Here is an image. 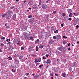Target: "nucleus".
<instances>
[{"label": "nucleus", "instance_id": "obj_1", "mask_svg": "<svg viewBox=\"0 0 79 79\" xmlns=\"http://www.w3.org/2000/svg\"><path fill=\"white\" fill-rule=\"evenodd\" d=\"M12 12H13V10H7L6 14L8 15H11V14H12Z\"/></svg>", "mask_w": 79, "mask_h": 79}, {"label": "nucleus", "instance_id": "obj_2", "mask_svg": "<svg viewBox=\"0 0 79 79\" xmlns=\"http://www.w3.org/2000/svg\"><path fill=\"white\" fill-rule=\"evenodd\" d=\"M38 9V5L37 4L34 5L32 6L33 10H37Z\"/></svg>", "mask_w": 79, "mask_h": 79}, {"label": "nucleus", "instance_id": "obj_3", "mask_svg": "<svg viewBox=\"0 0 79 79\" xmlns=\"http://www.w3.org/2000/svg\"><path fill=\"white\" fill-rule=\"evenodd\" d=\"M35 21V19L34 18H31L28 20V22H29V23H33Z\"/></svg>", "mask_w": 79, "mask_h": 79}, {"label": "nucleus", "instance_id": "obj_4", "mask_svg": "<svg viewBox=\"0 0 79 79\" xmlns=\"http://www.w3.org/2000/svg\"><path fill=\"white\" fill-rule=\"evenodd\" d=\"M14 61V63L16 64H19V60H18V59H15Z\"/></svg>", "mask_w": 79, "mask_h": 79}, {"label": "nucleus", "instance_id": "obj_5", "mask_svg": "<svg viewBox=\"0 0 79 79\" xmlns=\"http://www.w3.org/2000/svg\"><path fill=\"white\" fill-rule=\"evenodd\" d=\"M57 49L59 50H60L61 52H63L62 50H64V47L62 46H60L59 48H57Z\"/></svg>", "mask_w": 79, "mask_h": 79}, {"label": "nucleus", "instance_id": "obj_6", "mask_svg": "<svg viewBox=\"0 0 79 79\" xmlns=\"http://www.w3.org/2000/svg\"><path fill=\"white\" fill-rule=\"evenodd\" d=\"M8 15V16H6V19H7V20H8L9 21H10V18H11V17L12 16L11 15Z\"/></svg>", "mask_w": 79, "mask_h": 79}, {"label": "nucleus", "instance_id": "obj_7", "mask_svg": "<svg viewBox=\"0 0 79 79\" xmlns=\"http://www.w3.org/2000/svg\"><path fill=\"white\" fill-rule=\"evenodd\" d=\"M41 6L43 9L45 10V9H46V8H47V5L43 4Z\"/></svg>", "mask_w": 79, "mask_h": 79}, {"label": "nucleus", "instance_id": "obj_8", "mask_svg": "<svg viewBox=\"0 0 79 79\" xmlns=\"http://www.w3.org/2000/svg\"><path fill=\"white\" fill-rule=\"evenodd\" d=\"M56 40H59L61 38V37L60 35H56Z\"/></svg>", "mask_w": 79, "mask_h": 79}, {"label": "nucleus", "instance_id": "obj_9", "mask_svg": "<svg viewBox=\"0 0 79 79\" xmlns=\"http://www.w3.org/2000/svg\"><path fill=\"white\" fill-rule=\"evenodd\" d=\"M16 14H14L12 16V19L13 20H14V21L15 20V19H16Z\"/></svg>", "mask_w": 79, "mask_h": 79}, {"label": "nucleus", "instance_id": "obj_10", "mask_svg": "<svg viewBox=\"0 0 79 79\" xmlns=\"http://www.w3.org/2000/svg\"><path fill=\"white\" fill-rule=\"evenodd\" d=\"M51 63V60H50V59H48V60L46 62V64H50Z\"/></svg>", "mask_w": 79, "mask_h": 79}, {"label": "nucleus", "instance_id": "obj_11", "mask_svg": "<svg viewBox=\"0 0 79 79\" xmlns=\"http://www.w3.org/2000/svg\"><path fill=\"white\" fill-rule=\"evenodd\" d=\"M39 5H43V2L42 0H40L39 1Z\"/></svg>", "mask_w": 79, "mask_h": 79}, {"label": "nucleus", "instance_id": "obj_12", "mask_svg": "<svg viewBox=\"0 0 79 79\" xmlns=\"http://www.w3.org/2000/svg\"><path fill=\"white\" fill-rule=\"evenodd\" d=\"M25 26L22 25L21 27V29L23 30V31H26V28Z\"/></svg>", "mask_w": 79, "mask_h": 79}, {"label": "nucleus", "instance_id": "obj_13", "mask_svg": "<svg viewBox=\"0 0 79 79\" xmlns=\"http://www.w3.org/2000/svg\"><path fill=\"white\" fill-rule=\"evenodd\" d=\"M59 67H56L55 68L54 71L55 72H58V70L59 69Z\"/></svg>", "mask_w": 79, "mask_h": 79}, {"label": "nucleus", "instance_id": "obj_14", "mask_svg": "<svg viewBox=\"0 0 79 79\" xmlns=\"http://www.w3.org/2000/svg\"><path fill=\"white\" fill-rule=\"evenodd\" d=\"M39 75L38 74H36L35 76L34 77V78H35V79H37V78H39Z\"/></svg>", "mask_w": 79, "mask_h": 79}, {"label": "nucleus", "instance_id": "obj_15", "mask_svg": "<svg viewBox=\"0 0 79 79\" xmlns=\"http://www.w3.org/2000/svg\"><path fill=\"white\" fill-rule=\"evenodd\" d=\"M54 41L53 40H51L49 41V44H52L54 43Z\"/></svg>", "mask_w": 79, "mask_h": 79}, {"label": "nucleus", "instance_id": "obj_16", "mask_svg": "<svg viewBox=\"0 0 79 79\" xmlns=\"http://www.w3.org/2000/svg\"><path fill=\"white\" fill-rule=\"evenodd\" d=\"M62 75L63 77H66V74L65 73H62Z\"/></svg>", "mask_w": 79, "mask_h": 79}, {"label": "nucleus", "instance_id": "obj_17", "mask_svg": "<svg viewBox=\"0 0 79 79\" xmlns=\"http://www.w3.org/2000/svg\"><path fill=\"white\" fill-rule=\"evenodd\" d=\"M29 51H31L32 50V47H29L28 48Z\"/></svg>", "mask_w": 79, "mask_h": 79}, {"label": "nucleus", "instance_id": "obj_18", "mask_svg": "<svg viewBox=\"0 0 79 79\" xmlns=\"http://www.w3.org/2000/svg\"><path fill=\"white\" fill-rule=\"evenodd\" d=\"M39 59H37V58H35V63H37V62H39Z\"/></svg>", "mask_w": 79, "mask_h": 79}, {"label": "nucleus", "instance_id": "obj_19", "mask_svg": "<svg viewBox=\"0 0 79 79\" xmlns=\"http://www.w3.org/2000/svg\"><path fill=\"white\" fill-rule=\"evenodd\" d=\"M18 42V41L16 40V39H15L14 40H13L14 43H16Z\"/></svg>", "mask_w": 79, "mask_h": 79}, {"label": "nucleus", "instance_id": "obj_20", "mask_svg": "<svg viewBox=\"0 0 79 79\" xmlns=\"http://www.w3.org/2000/svg\"><path fill=\"white\" fill-rule=\"evenodd\" d=\"M35 43L36 44H37V43H39V39H37L36 40V41H35Z\"/></svg>", "mask_w": 79, "mask_h": 79}, {"label": "nucleus", "instance_id": "obj_21", "mask_svg": "<svg viewBox=\"0 0 79 79\" xmlns=\"http://www.w3.org/2000/svg\"><path fill=\"white\" fill-rule=\"evenodd\" d=\"M7 14H3L2 15V18H4V17H5V16H6V15H7Z\"/></svg>", "mask_w": 79, "mask_h": 79}, {"label": "nucleus", "instance_id": "obj_22", "mask_svg": "<svg viewBox=\"0 0 79 79\" xmlns=\"http://www.w3.org/2000/svg\"><path fill=\"white\" fill-rule=\"evenodd\" d=\"M7 59L9 60H12V58L11 56H9L7 58Z\"/></svg>", "mask_w": 79, "mask_h": 79}, {"label": "nucleus", "instance_id": "obj_23", "mask_svg": "<svg viewBox=\"0 0 79 79\" xmlns=\"http://www.w3.org/2000/svg\"><path fill=\"white\" fill-rule=\"evenodd\" d=\"M72 10L71 9H68V12L70 13H71L72 12Z\"/></svg>", "mask_w": 79, "mask_h": 79}, {"label": "nucleus", "instance_id": "obj_24", "mask_svg": "<svg viewBox=\"0 0 79 79\" xmlns=\"http://www.w3.org/2000/svg\"><path fill=\"white\" fill-rule=\"evenodd\" d=\"M26 40H29V37L28 36H27L26 37H25Z\"/></svg>", "mask_w": 79, "mask_h": 79}, {"label": "nucleus", "instance_id": "obj_25", "mask_svg": "<svg viewBox=\"0 0 79 79\" xmlns=\"http://www.w3.org/2000/svg\"><path fill=\"white\" fill-rule=\"evenodd\" d=\"M30 39L31 40H32V41H33L34 40V38H33V37L32 36H30Z\"/></svg>", "mask_w": 79, "mask_h": 79}, {"label": "nucleus", "instance_id": "obj_26", "mask_svg": "<svg viewBox=\"0 0 79 79\" xmlns=\"http://www.w3.org/2000/svg\"><path fill=\"white\" fill-rule=\"evenodd\" d=\"M50 17V15L48 14L47 16H46V20H48V17Z\"/></svg>", "mask_w": 79, "mask_h": 79}, {"label": "nucleus", "instance_id": "obj_27", "mask_svg": "<svg viewBox=\"0 0 79 79\" xmlns=\"http://www.w3.org/2000/svg\"><path fill=\"white\" fill-rule=\"evenodd\" d=\"M43 47H44V45L43 44H41V46H39L40 48H43Z\"/></svg>", "mask_w": 79, "mask_h": 79}, {"label": "nucleus", "instance_id": "obj_28", "mask_svg": "<svg viewBox=\"0 0 79 79\" xmlns=\"http://www.w3.org/2000/svg\"><path fill=\"white\" fill-rule=\"evenodd\" d=\"M72 14H73V13H71L69 14V17H73V15Z\"/></svg>", "mask_w": 79, "mask_h": 79}, {"label": "nucleus", "instance_id": "obj_29", "mask_svg": "<svg viewBox=\"0 0 79 79\" xmlns=\"http://www.w3.org/2000/svg\"><path fill=\"white\" fill-rule=\"evenodd\" d=\"M26 74L27 76H28L29 77H30V76H29V73H27Z\"/></svg>", "mask_w": 79, "mask_h": 79}, {"label": "nucleus", "instance_id": "obj_30", "mask_svg": "<svg viewBox=\"0 0 79 79\" xmlns=\"http://www.w3.org/2000/svg\"><path fill=\"white\" fill-rule=\"evenodd\" d=\"M32 17V15H30L29 16H28V18H31Z\"/></svg>", "mask_w": 79, "mask_h": 79}, {"label": "nucleus", "instance_id": "obj_31", "mask_svg": "<svg viewBox=\"0 0 79 79\" xmlns=\"http://www.w3.org/2000/svg\"><path fill=\"white\" fill-rule=\"evenodd\" d=\"M54 32L55 33H56H56H58V30H56V31H54Z\"/></svg>", "mask_w": 79, "mask_h": 79}, {"label": "nucleus", "instance_id": "obj_32", "mask_svg": "<svg viewBox=\"0 0 79 79\" xmlns=\"http://www.w3.org/2000/svg\"><path fill=\"white\" fill-rule=\"evenodd\" d=\"M53 39L55 40L56 39V35L54 36L53 37Z\"/></svg>", "mask_w": 79, "mask_h": 79}, {"label": "nucleus", "instance_id": "obj_33", "mask_svg": "<svg viewBox=\"0 0 79 79\" xmlns=\"http://www.w3.org/2000/svg\"><path fill=\"white\" fill-rule=\"evenodd\" d=\"M1 40H5V37H3L2 38H1Z\"/></svg>", "mask_w": 79, "mask_h": 79}, {"label": "nucleus", "instance_id": "obj_34", "mask_svg": "<svg viewBox=\"0 0 79 79\" xmlns=\"http://www.w3.org/2000/svg\"><path fill=\"white\" fill-rule=\"evenodd\" d=\"M57 12L56 10H54L53 11V14H56V13H57Z\"/></svg>", "mask_w": 79, "mask_h": 79}, {"label": "nucleus", "instance_id": "obj_35", "mask_svg": "<svg viewBox=\"0 0 79 79\" xmlns=\"http://www.w3.org/2000/svg\"><path fill=\"white\" fill-rule=\"evenodd\" d=\"M12 72H16V70H15V69H12Z\"/></svg>", "mask_w": 79, "mask_h": 79}, {"label": "nucleus", "instance_id": "obj_36", "mask_svg": "<svg viewBox=\"0 0 79 79\" xmlns=\"http://www.w3.org/2000/svg\"><path fill=\"white\" fill-rule=\"evenodd\" d=\"M43 64H41V65H40L39 66V68H42V66H43Z\"/></svg>", "mask_w": 79, "mask_h": 79}, {"label": "nucleus", "instance_id": "obj_37", "mask_svg": "<svg viewBox=\"0 0 79 79\" xmlns=\"http://www.w3.org/2000/svg\"><path fill=\"white\" fill-rule=\"evenodd\" d=\"M63 44H66V41H64L63 42Z\"/></svg>", "mask_w": 79, "mask_h": 79}, {"label": "nucleus", "instance_id": "obj_38", "mask_svg": "<svg viewBox=\"0 0 79 79\" xmlns=\"http://www.w3.org/2000/svg\"><path fill=\"white\" fill-rule=\"evenodd\" d=\"M53 72H52L51 73V74H50V76H53Z\"/></svg>", "mask_w": 79, "mask_h": 79}, {"label": "nucleus", "instance_id": "obj_39", "mask_svg": "<svg viewBox=\"0 0 79 79\" xmlns=\"http://www.w3.org/2000/svg\"><path fill=\"white\" fill-rule=\"evenodd\" d=\"M78 14H79L78 13V12L76 13L75 14V16H78Z\"/></svg>", "mask_w": 79, "mask_h": 79}, {"label": "nucleus", "instance_id": "obj_40", "mask_svg": "<svg viewBox=\"0 0 79 79\" xmlns=\"http://www.w3.org/2000/svg\"><path fill=\"white\" fill-rule=\"evenodd\" d=\"M21 50H24V47H22L21 48Z\"/></svg>", "mask_w": 79, "mask_h": 79}, {"label": "nucleus", "instance_id": "obj_41", "mask_svg": "<svg viewBox=\"0 0 79 79\" xmlns=\"http://www.w3.org/2000/svg\"><path fill=\"white\" fill-rule=\"evenodd\" d=\"M43 63L44 64H45V63H47V62L45 60H44Z\"/></svg>", "mask_w": 79, "mask_h": 79}, {"label": "nucleus", "instance_id": "obj_42", "mask_svg": "<svg viewBox=\"0 0 79 79\" xmlns=\"http://www.w3.org/2000/svg\"><path fill=\"white\" fill-rule=\"evenodd\" d=\"M58 52H58V51H57V50H56L55 53H56H56H58Z\"/></svg>", "mask_w": 79, "mask_h": 79}, {"label": "nucleus", "instance_id": "obj_43", "mask_svg": "<svg viewBox=\"0 0 79 79\" xmlns=\"http://www.w3.org/2000/svg\"><path fill=\"white\" fill-rule=\"evenodd\" d=\"M4 44L2 43L1 44L0 46L2 47V46H4Z\"/></svg>", "mask_w": 79, "mask_h": 79}, {"label": "nucleus", "instance_id": "obj_44", "mask_svg": "<svg viewBox=\"0 0 79 79\" xmlns=\"http://www.w3.org/2000/svg\"><path fill=\"white\" fill-rule=\"evenodd\" d=\"M29 2L31 4V3H32L33 2V1L32 0H30V1Z\"/></svg>", "mask_w": 79, "mask_h": 79}, {"label": "nucleus", "instance_id": "obj_45", "mask_svg": "<svg viewBox=\"0 0 79 79\" xmlns=\"http://www.w3.org/2000/svg\"><path fill=\"white\" fill-rule=\"evenodd\" d=\"M49 56V55H48V54H46V58H47Z\"/></svg>", "mask_w": 79, "mask_h": 79}, {"label": "nucleus", "instance_id": "obj_46", "mask_svg": "<svg viewBox=\"0 0 79 79\" xmlns=\"http://www.w3.org/2000/svg\"><path fill=\"white\" fill-rule=\"evenodd\" d=\"M62 16H65V13H63V14H62Z\"/></svg>", "mask_w": 79, "mask_h": 79}, {"label": "nucleus", "instance_id": "obj_47", "mask_svg": "<svg viewBox=\"0 0 79 79\" xmlns=\"http://www.w3.org/2000/svg\"><path fill=\"white\" fill-rule=\"evenodd\" d=\"M6 28H7V29H8L9 28H10V26H7L6 27Z\"/></svg>", "mask_w": 79, "mask_h": 79}, {"label": "nucleus", "instance_id": "obj_48", "mask_svg": "<svg viewBox=\"0 0 79 79\" xmlns=\"http://www.w3.org/2000/svg\"><path fill=\"white\" fill-rule=\"evenodd\" d=\"M40 61H41V58H40L39 62H40Z\"/></svg>", "mask_w": 79, "mask_h": 79}, {"label": "nucleus", "instance_id": "obj_49", "mask_svg": "<svg viewBox=\"0 0 79 79\" xmlns=\"http://www.w3.org/2000/svg\"><path fill=\"white\" fill-rule=\"evenodd\" d=\"M76 21L77 22H78V21H79V19H76Z\"/></svg>", "mask_w": 79, "mask_h": 79}, {"label": "nucleus", "instance_id": "obj_50", "mask_svg": "<svg viewBox=\"0 0 79 79\" xmlns=\"http://www.w3.org/2000/svg\"><path fill=\"white\" fill-rule=\"evenodd\" d=\"M43 60H45V59H46V57H43Z\"/></svg>", "mask_w": 79, "mask_h": 79}, {"label": "nucleus", "instance_id": "obj_51", "mask_svg": "<svg viewBox=\"0 0 79 79\" xmlns=\"http://www.w3.org/2000/svg\"><path fill=\"white\" fill-rule=\"evenodd\" d=\"M68 46H70L71 45V43H69V44H68Z\"/></svg>", "mask_w": 79, "mask_h": 79}, {"label": "nucleus", "instance_id": "obj_52", "mask_svg": "<svg viewBox=\"0 0 79 79\" xmlns=\"http://www.w3.org/2000/svg\"><path fill=\"white\" fill-rule=\"evenodd\" d=\"M28 4H29V5H31V3L29 1L28 2Z\"/></svg>", "mask_w": 79, "mask_h": 79}, {"label": "nucleus", "instance_id": "obj_53", "mask_svg": "<svg viewBox=\"0 0 79 79\" xmlns=\"http://www.w3.org/2000/svg\"><path fill=\"white\" fill-rule=\"evenodd\" d=\"M2 48L0 49V52H2Z\"/></svg>", "mask_w": 79, "mask_h": 79}, {"label": "nucleus", "instance_id": "obj_54", "mask_svg": "<svg viewBox=\"0 0 79 79\" xmlns=\"http://www.w3.org/2000/svg\"><path fill=\"white\" fill-rule=\"evenodd\" d=\"M55 75L56 76H58V74H57V73H55Z\"/></svg>", "mask_w": 79, "mask_h": 79}, {"label": "nucleus", "instance_id": "obj_55", "mask_svg": "<svg viewBox=\"0 0 79 79\" xmlns=\"http://www.w3.org/2000/svg\"><path fill=\"white\" fill-rule=\"evenodd\" d=\"M76 27L77 28H79V25H77V26H76Z\"/></svg>", "mask_w": 79, "mask_h": 79}, {"label": "nucleus", "instance_id": "obj_56", "mask_svg": "<svg viewBox=\"0 0 79 79\" xmlns=\"http://www.w3.org/2000/svg\"><path fill=\"white\" fill-rule=\"evenodd\" d=\"M69 21H71V18H69Z\"/></svg>", "mask_w": 79, "mask_h": 79}, {"label": "nucleus", "instance_id": "obj_57", "mask_svg": "<svg viewBox=\"0 0 79 79\" xmlns=\"http://www.w3.org/2000/svg\"><path fill=\"white\" fill-rule=\"evenodd\" d=\"M59 59H58L57 60H56V61L57 62H59Z\"/></svg>", "mask_w": 79, "mask_h": 79}, {"label": "nucleus", "instance_id": "obj_58", "mask_svg": "<svg viewBox=\"0 0 79 79\" xmlns=\"http://www.w3.org/2000/svg\"><path fill=\"white\" fill-rule=\"evenodd\" d=\"M61 27H63V24H61Z\"/></svg>", "mask_w": 79, "mask_h": 79}, {"label": "nucleus", "instance_id": "obj_59", "mask_svg": "<svg viewBox=\"0 0 79 79\" xmlns=\"http://www.w3.org/2000/svg\"><path fill=\"white\" fill-rule=\"evenodd\" d=\"M10 9L11 10H13V7H10Z\"/></svg>", "mask_w": 79, "mask_h": 79}, {"label": "nucleus", "instance_id": "obj_60", "mask_svg": "<svg viewBox=\"0 0 79 79\" xmlns=\"http://www.w3.org/2000/svg\"><path fill=\"white\" fill-rule=\"evenodd\" d=\"M76 24H77V22L74 23V25H76Z\"/></svg>", "mask_w": 79, "mask_h": 79}, {"label": "nucleus", "instance_id": "obj_61", "mask_svg": "<svg viewBox=\"0 0 79 79\" xmlns=\"http://www.w3.org/2000/svg\"><path fill=\"white\" fill-rule=\"evenodd\" d=\"M31 56H33V57H34V55L33 54H31Z\"/></svg>", "mask_w": 79, "mask_h": 79}, {"label": "nucleus", "instance_id": "obj_62", "mask_svg": "<svg viewBox=\"0 0 79 79\" xmlns=\"http://www.w3.org/2000/svg\"><path fill=\"white\" fill-rule=\"evenodd\" d=\"M23 79H27V78L25 77H24Z\"/></svg>", "mask_w": 79, "mask_h": 79}, {"label": "nucleus", "instance_id": "obj_63", "mask_svg": "<svg viewBox=\"0 0 79 79\" xmlns=\"http://www.w3.org/2000/svg\"><path fill=\"white\" fill-rule=\"evenodd\" d=\"M72 68H69L70 70H72Z\"/></svg>", "mask_w": 79, "mask_h": 79}, {"label": "nucleus", "instance_id": "obj_64", "mask_svg": "<svg viewBox=\"0 0 79 79\" xmlns=\"http://www.w3.org/2000/svg\"><path fill=\"white\" fill-rule=\"evenodd\" d=\"M68 50H71V48H69Z\"/></svg>", "mask_w": 79, "mask_h": 79}]
</instances>
